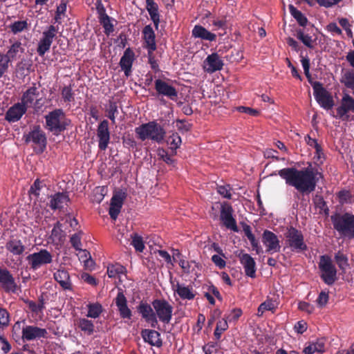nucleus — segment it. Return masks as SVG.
Instances as JSON below:
<instances>
[{
  "instance_id": "33",
  "label": "nucleus",
  "mask_w": 354,
  "mask_h": 354,
  "mask_svg": "<svg viewBox=\"0 0 354 354\" xmlns=\"http://www.w3.org/2000/svg\"><path fill=\"white\" fill-rule=\"evenodd\" d=\"M146 9L154 24L156 29H158L160 23V14L158 12V4L154 0H146Z\"/></svg>"
},
{
  "instance_id": "56",
  "label": "nucleus",
  "mask_w": 354,
  "mask_h": 354,
  "mask_svg": "<svg viewBox=\"0 0 354 354\" xmlns=\"http://www.w3.org/2000/svg\"><path fill=\"white\" fill-rule=\"evenodd\" d=\"M43 186H44V183L41 181H40L39 179L37 178L35 180L33 184L31 185L30 190H29V193L30 194H33L37 197L39 196V192L41 189V188L43 187Z\"/></svg>"
},
{
  "instance_id": "55",
  "label": "nucleus",
  "mask_w": 354,
  "mask_h": 354,
  "mask_svg": "<svg viewBox=\"0 0 354 354\" xmlns=\"http://www.w3.org/2000/svg\"><path fill=\"white\" fill-rule=\"evenodd\" d=\"M274 308V305L272 301H266L260 304L258 308V315L262 316L263 313L266 310H272Z\"/></svg>"
},
{
  "instance_id": "52",
  "label": "nucleus",
  "mask_w": 354,
  "mask_h": 354,
  "mask_svg": "<svg viewBox=\"0 0 354 354\" xmlns=\"http://www.w3.org/2000/svg\"><path fill=\"white\" fill-rule=\"evenodd\" d=\"M131 245L134 247L135 250L138 252H142L145 249L144 242L142 238L135 234L133 236Z\"/></svg>"
},
{
  "instance_id": "53",
  "label": "nucleus",
  "mask_w": 354,
  "mask_h": 354,
  "mask_svg": "<svg viewBox=\"0 0 354 354\" xmlns=\"http://www.w3.org/2000/svg\"><path fill=\"white\" fill-rule=\"evenodd\" d=\"M10 62L4 56V53H0V79L7 73Z\"/></svg>"
},
{
  "instance_id": "36",
  "label": "nucleus",
  "mask_w": 354,
  "mask_h": 354,
  "mask_svg": "<svg viewBox=\"0 0 354 354\" xmlns=\"http://www.w3.org/2000/svg\"><path fill=\"white\" fill-rule=\"evenodd\" d=\"M79 328L86 335H91L94 332V324L92 321L86 318H80L77 320Z\"/></svg>"
},
{
  "instance_id": "60",
  "label": "nucleus",
  "mask_w": 354,
  "mask_h": 354,
  "mask_svg": "<svg viewBox=\"0 0 354 354\" xmlns=\"http://www.w3.org/2000/svg\"><path fill=\"white\" fill-rule=\"evenodd\" d=\"M62 224L59 221H57L54 225V227L51 231V236L54 237L58 241H60L62 239Z\"/></svg>"
},
{
  "instance_id": "7",
  "label": "nucleus",
  "mask_w": 354,
  "mask_h": 354,
  "mask_svg": "<svg viewBox=\"0 0 354 354\" xmlns=\"http://www.w3.org/2000/svg\"><path fill=\"white\" fill-rule=\"evenodd\" d=\"M310 84L313 88L315 99L319 106L326 110L331 109L334 106V100L331 94L319 82H311Z\"/></svg>"
},
{
  "instance_id": "8",
  "label": "nucleus",
  "mask_w": 354,
  "mask_h": 354,
  "mask_svg": "<svg viewBox=\"0 0 354 354\" xmlns=\"http://www.w3.org/2000/svg\"><path fill=\"white\" fill-rule=\"evenodd\" d=\"M57 30L55 26L50 25L42 32L37 48V52L40 57H43L50 50Z\"/></svg>"
},
{
  "instance_id": "35",
  "label": "nucleus",
  "mask_w": 354,
  "mask_h": 354,
  "mask_svg": "<svg viewBox=\"0 0 354 354\" xmlns=\"http://www.w3.org/2000/svg\"><path fill=\"white\" fill-rule=\"evenodd\" d=\"M339 81L345 87L353 90V94H354V69L345 71Z\"/></svg>"
},
{
  "instance_id": "17",
  "label": "nucleus",
  "mask_w": 354,
  "mask_h": 354,
  "mask_svg": "<svg viewBox=\"0 0 354 354\" xmlns=\"http://www.w3.org/2000/svg\"><path fill=\"white\" fill-rule=\"evenodd\" d=\"M354 113V98L348 93H344L340 105L337 108L338 116L343 120H348V113Z\"/></svg>"
},
{
  "instance_id": "13",
  "label": "nucleus",
  "mask_w": 354,
  "mask_h": 354,
  "mask_svg": "<svg viewBox=\"0 0 354 354\" xmlns=\"http://www.w3.org/2000/svg\"><path fill=\"white\" fill-rule=\"evenodd\" d=\"M170 282L174 294H177L181 299L193 300L195 298L196 292L192 285L181 283L176 279L171 280Z\"/></svg>"
},
{
  "instance_id": "51",
  "label": "nucleus",
  "mask_w": 354,
  "mask_h": 354,
  "mask_svg": "<svg viewBox=\"0 0 354 354\" xmlns=\"http://www.w3.org/2000/svg\"><path fill=\"white\" fill-rule=\"evenodd\" d=\"M243 312L241 308H233L230 313L225 317L223 319L227 320V322H236L242 315Z\"/></svg>"
},
{
  "instance_id": "25",
  "label": "nucleus",
  "mask_w": 354,
  "mask_h": 354,
  "mask_svg": "<svg viewBox=\"0 0 354 354\" xmlns=\"http://www.w3.org/2000/svg\"><path fill=\"white\" fill-rule=\"evenodd\" d=\"M241 264L243 266L245 275L251 278L256 277V263L254 259L248 254H240L239 255Z\"/></svg>"
},
{
  "instance_id": "12",
  "label": "nucleus",
  "mask_w": 354,
  "mask_h": 354,
  "mask_svg": "<svg viewBox=\"0 0 354 354\" xmlns=\"http://www.w3.org/2000/svg\"><path fill=\"white\" fill-rule=\"evenodd\" d=\"M126 192L119 189L114 192L111 199L109 214L111 219L115 221L121 211L124 200L127 198Z\"/></svg>"
},
{
  "instance_id": "41",
  "label": "nucleus",
  "mask_w": 354,
  "mask_h": 354,
  "mask_svg": "<svg viewBox=\"0 0 354 354\" xmlns=\"http://www.w3.org/2000/svg\"><path fill=\"white\" fill-rule=\"evenodd\" d=\"M107 192L108 188L106 186H99L95 187L93 192L92 201L97 203H101Z\"/></svg>"
},
{
  "instance_id": "26",
  "label": "nucleus",
  "mask_w": 354,
  "mask_h": 354,
  "mask_svg": "<svg viewBox=\"0 0 354 354\" xmlns=\"http://www.w3.org/2000/svg\"><path fill=\"white\" fill-rule=\"evenodd\" d=\"M144 40V48L147 50H156L157 48L156 42V34L151 25H147L142 31Z\"/></svg>"
},
{
  "instance_id": "9",
  "label": "nucleus",
  "mask_w": 354,
  "mask_h": 354,
  "mask_svg": "<svg viewBox=\"0 0 354 354\" xmlns=\"http://www.w3.org/2000/svg\"><path fill=\"white\" fill-rule=\"evenodd\" d=\"M26 260L30 265V268L32 270H37L42 266L52 263L53 256L47 250L41 249L37 252L28 255Z\"/></svg>"
},
{
  "instance_id": "59",
  "label": "nucleus",
  "mask_w": 354,
  "mask_h": 354,
  "mask_svg": "<svg viewBox=\"0 0 354 354\" xmlns=\"http://www.w3.org/2000/svg\"><path fill=\"white\" fill-rule=\"evenodd\" d=\"M237 111L240 113H244L252 116H258L260 114L259 111L248 106H240L237 107Z\"/></svg>"
},
{
  "instance_id": "19",
  "label": "nucleus",
  "mask_w": 354,
  "mask_h": 354,
  "mask_svg": "<svg viewBox=\"0 0 354 354\" xmlns=\"http://www.w3.org/2000/svg\"><path fill=\"white\" fill-rule=\"evenodd\" d=\"M48 334L46 329L36 326H26L22 328V339L26 341L47 338Z\"/></svg>"
},
{
  "instance_id": "6",
  "label": "nucleus",
  "mask_w": 354,
  "mask_h": 354,
  "mask_svg": "<svg viewBox=\"0 0 354 354\" xmlns=\"http://www.w3.org/2000/svg\"><path fill=\"white\" fill-rule=\"evenodd\" d=\"M286 243L291 250L296 252H300L307 250V245L304 242V238L302 232L297 228L290 226L287 228L285 233Z\"/></svg>"
},
{
  "instance_id": "64",
  "label": "nucleus",
  "mask_w": 354,
  "mask_h": 354,
  "mask_svg": "<svg viewBox=\"0 0 354 354\" xmlns=\"http://www.w3.org/2000/svg\"><path fill=\"white\" fill-rule=\"evenodd\" d=\"M10 348L11 346L7 339L3 337L0 336V351H2V354H6L10 351Z\"/></svg>"
},
{
  "instance_id": "34",
  "label": "nucleus",
  "mask_w": 354,
  "mask_h": 354,
  "mask_svg": "<svg viewBox=\"0 0 354 354\" xmlns=\"http://www.w3.org/2000/svg\"><path fill=\"white\" fill-rule=\"evenodd\" d=\"M68 201L69 198L66 194L58 192L51 197L50 207L52 209H62Z\"/></svg>"
},
{
  "instance_id": "46",
  "label": "nucleus",
  "mask_w": 354,
  "mask_h": 354,
  "mask_svg": "<svg viewBox=\"0 0 354 354\" xmlns=\"http://www.w3.org/2000/svg\"><path fill=\"white\" fill-rule=\"evenodd\" d=\"M334 259L340 270H344L348 266V257L342 251L339 250L336 252Z\"/></svg>"
},
{
  "instance_id": "30",
  "label": "nucleus",
  "mask_w": 354,
  "mask_h": 354,
  "mask_svg": "<svg viewBox=\"0 0 354 354\" xmlns=\"http://www.w3.org/2000/svg\"><path fill=\"white\" fill-rule=\"evenodd\" d=\"M39 95V92L38 91V88L36 86L35 83L32 84V86L29 87L24 93L22 94L21 98V104L24 105L26 109L28 107L31 106L35 100Z\"/></svg>"
},
{
  "instance_id": "5",
  "label": "nucleus",
  "mask_w": 354,
  "mask_h": 354,
  "mask_svg": "<svg viewBox=\"0 0 354 354\" xmlns=\"http://www.w3.org/2000/svg\"><path fill=\"white\" fill-rule=\"evenodd\" d=\"M318 267L320 270V278L327 285H333L337 279V270L328 255H322L319 258Z\"/></svg>"
},
{
  "instance_id": "3",
  "label": "nucleus",
  "mask_w": 354,
  "mask_h": 354,
  "mask_svg": "<svg viewBox=\"0 0 354 354\" xmlns=\"http://www.w3.org/2000/svg\"><path fill=\"white\" fill-rule=\"evenodd\" d=\"M45 120L47 129L57 136L64 132L71 124V120L62 109H55L49 112L45 115Z\"/></svg>"
},
{
  "instance_id": "47",
  "label": "nucleus",
  "mask_w": 354,
  "mask_h": 354,
  "mask_svg": "<svg viewBox=\"0 0 354 354\" xmlns=\"http://www.w3.org/2000/svg\"><path fill=\"white\" fill-rule=\"evenodd\" d=\"M126 268L120 264L109 265L107 267V274L109 278H115L118 275L124 273Z\"/></svg>"
},
{
  "instance_id": "16",
  "label": "nucleus",
  "mask_w": 354,
  "mask_h": 354,
  "mask_svg": "<svg viewBox=\"0 0 354 354\" xmlns=\"http://www.w3.org/2000/svg\"><path fill=\"white\" fill-rule=\"evenodd\" d=\"M155 89L158 95L165 96L171 100L176 101L178 97L176 88L160 79L156 80Z\"/></svg>"
},
{
  "instance_id": "4",
  "label": "nucleus",
  "mask_w": 354,
  "mask_h": 354,
  "mask_svg": "<svg viewBox=\"0 0 354 354\" xmlns=\"http://www.w3.org/2000/svg\"><path fill=\"white\" fill-rule=\"evenodd\" d=\"M331 221L339 234L348 239L354 238V215L346 212L343 214H337L331 216Z\"/></svg>"
},
{
  "instance_id": "14",
  "label": "nucleus",
  "mask_w": 354,
  "mask_h": 354,
  "mask_svg": "<svg viewBox=\"0 0 354 354\" xmlns=\"http://www.w3.org/2000/svg\"><path fill=\"white\" fill-rule=\"evenodd\" d=\"M27 141H32L33 148L37 153H41L46 147V137L44 131L39 129H35L28 135Z\"/></svg>"
},
{
  "instance_id": "20",
  "label": "nucleus",
  "mask_w": 354,
  "mask_h": 354,
  "mask_svg": "<svg viewBox=\"0 0 354 354\" xmlns=\"http://www.w3.org/2000/svg\"><path fill=\"white\" fill-rule=\"evenodd\" d=\"M115 304L122 319H131L132 312L127 306V299L122 289H120L118 292L117 296L115 298Z\"/></svg>"
},
{
  "instance_id": "42",
  "label": "nucleus",
  "mask_w": 354,
  "mask_h": 354,
  "mask_svg": "<svg viewBox=\"0 0 354 354\" xmlns=\"http://www.w3.org/2000/svg\"><path fill=\"white\" fill-rule=\"evenodd\" d=\"M8 27L14 35H17L27 30L28 28V24L27 20L15 21L10 24Z\"/></svg>"
},
{
  "instance_id": "15",
  "label": "nucleus",
  "mask_w": 354,
  "mask_h": 354,
  "mask_svg": "<svg viewBox=\"0 0 354 354\" xmlns=\"http://www.w3.org/2000/svg\"><path fill=\"white\" fill-rule=\"evenodd\" d=\"M262 242L265 245L266 252L273 254L279 252L281 245L278 236L272 232L266 230L262 234Z\"/></svg>"
},
{
  "instance_id": "22",
  "label": "nucleus",
  "mask_w": 354,
  "mask_h": 354,
  "mask_svg": "<svg viewBox=\"0 0 354 354\" xmlns=\"http://www.w3.org/2000/svg\"><path fill=\"white\" fill-rule=\"evenodd\" d=\"M204 68L209 73H214L223 68L224 65L223 60L217 53L209 55L204 60Z\"/></svg>"
},
{
  "instance_id": "39",
  "label": "nucleus",
  "mask_w": 354,
  "mask_h": 354,
  "mask_svg": "<svg viewBox=\"0 0 354 354\" xmlns=\"http://www.w3.org/2000/svg\"><path fill=\"white\" fill-rule=\"evenodd\" d=\"M105 111L106 116L111 120L112 124H115V118L119 113L116 102L109 100Z\"/></svg>"
},
{
  "instance_id": "50",
  "label": "nucleus",
  "mask_w": 354,
  "mask_h": 354,
  "mask_svg": "<svg viewBox=\"0 0 354 354\" xmlns=\"http://www.w3.org/2000/svg\"><path fill=\"white\" fill-rule=\"evenodd\" d=\"M154 51L155 50H147L148 63L149 64L151 68L155 73H158L160 71V68L158 63V60L156 59V57L154 55Z\"/></svg>"
},
{
  "instance_id": "18",
  "label": "nucleus",
  "mask_w": 354,
  "mask_h": 354,
  "mask_svg": "<svg viewBox=\"0 0 354 354\" xmlns=\"http://www.w3.org/2000/svg\"><path fill=\"white\" fill-rule=\"evenodd\" d=\"M0 286L7 292H15L17 285L11 272L7 268L0 267Z\"/></svg>"
},
{
  "instance_id": "45",
  "label": "nucleus",
  "mask_w": 354,
  "mask_h": 354,
  "mask_svg": "<svg viewBox=\"0 0 354 354\" xmlns=\"http://www.w3.org/2000/svg\"><path fill=\"white\" fill-rule=\"evenodd\" d=\"M87 308V317H88L97 318L102 312V306L97 302L88 304Z\"/></svg>"
},
{
  "instance_id": "21",
  "label": "nucleus",
  "mask_w": 354,
  "mask_h": 354,
  "mask_svg": "<svg viewBox=\"0 0 354 354\" xmlns=\"http://www.w3.org/2000/svg\"><path fill=\"white\" fill-rule=\"evenodd\" d=\"M97 136L98 138V146L102 150H104L108 147L110 140V133L109 130V122L106 120H102L98 125L97 129Z\"/></svg>"
},
{
  "instance_id": "48",
  "label": "nucleus",
  "mask_w": 354,
  "mask_h": 354,
  "mask_svg": "<svg viewBox=\"0 0 354 354\" xmlns=\"http://www.w3.org/2000/svg\"><path fill=\"white\" fill-rule=\"evenodd\" d=\"M228 328V324L227 320L223 319L222 320H219L217 324L216 328L214 332V335L216 340H219L222 333L227 330Z\"/></svg>"
},
{
  "instance_id": "37",
  "label": "nucleus",
  "mask_w": 354,
  "mask_h": 354,
  "mask_svg": "<svg viewBox=\"0 0 354 354\" xmlns=\"http://www.w3.org/2000/svg\"><path fill=\"white\" fill-rule=\"evenodd\" d=\"M288 9L291 15L295 19L299 26L305 27L308 23L306 17L293 5L290 4Z\"/></svg>"
},
{
  "instance_id": "1",
  "label": "nucleus",
  "mask_w": 354,
  "mask_h": 354,
  "mask_svg": "<svg viewBox=\"0 0 354 354\" xmlns=\"http://www.w3.org/2000/svg\"><path fill=\"white\" fill-rule=\"evenodd\" d=\"M278 174L288 185L295 187L301 194L314 192L318 182L317 175H320L317 169L310 167L301 169L284 168L279 170Z\"/></svg>"
},
{
  "instance_id": "27",
  "label": "nucleus",
  "mask_w": 354,
  "mask_h": 354,
  "mask_svg": "<svg viewBox=\"0 0 354 354\" xmlns=\"http://www.w3.org/2000/svg\"><path fill=\"white\" fill-rule=\"evenodd\" d=\"M141 336L145 342L151 346L160 348L162 346V340L160 337V333L155 330L142 329Z\"/></svg>"
},
{
  "instance_id": "54",
  "label": "nucleus",
  "mask_w": 354,
  "mask_h": 354,
  "mask_svg": "<svg viewBox=\"0 0 354 354\" xmlns=\"http://www.w3.org/2000/svg\"><path fill=\"white\" fill-rule=\"evenodd\" d=\"M306 140L309 147L315 149V155H321L322 150V146L318 143L317 140L311 138L309 136H308L306 137Z\"/></svg>"
},
{
  "instance_id": "31",
  "label": "nucleus",
  "mask_w": 354,
  "mask_h": 354,
  "mask_svg": "<svg viewBox=\"0 0 354 354\" xmlns=\"http://www.w3.org/2000/svg\"><path fill=\"white\" fill-rule=\"evenodd\" d=\"M192 36L194 38H199L209 41H214L216 39V34L209 32L201 25L194 26L192 30Z\"/></svg>"
},
{
  "instance_id": "32",
  "label": "nucleus",
  "mask_w": 354,
  "mask_h": 354,
  "mask_svg": "<svg viewBox=\"0 0 354 354\" xmlns=\"http://www.w3.org/2000/svg\"><path fill=\"white\" fill-rule=\"evenodd\" d=\"M24 48L22 47V44L19 41H15L8 48L7 53L4 54V56L7 60L10 63L12 61L17 59L21 54L24 53Z\"/></svg>"
},
{
  "instance_id": "28",
  "label": "nucleus",
  "mask_w": 354,
  "mask_h": 354,
  "mask_svg": "<svg viewBox=\"0 0 354 354\" xmlns=\"http://www.w3.org/2000/svg\"><path fill=\"white\" fill-rule=\"evenodd\" d=\"M6 250L15 256H20L24 254L26 247L22 241L18 238L11 237L6 244Z\"/></svg>"
},
{
  "instance_id": "40",
  "label": "nucleus",
  "mask_w": 354,
  "mask_h": 354,
  "mask_svg": "<svg viewBox=\"0 0 354 354\" xmlns=\"http://www.w3.org/2000/svg\"><path fill=\"white\" fill-rule=\"evenodd\" d=\"M296 37L300 40L306 46L309 48H313L314 45L313 43L315 41L314 39H312V37L308 34H305L304 30L297 29L296 30Z\"/></svg>"
},
{
  "instance_id": "11",
  "label": "nucleus",
  "mask_w": 354,
  "mask_h": 354,
  "mask_svg": "<svg viewBox=\"0 0 354 354\" xmlns=\"http://www.w3.org/2000/svg\"><path fill=\"white\" fill-rule=\"evenodd\" d=\"M233 208L229 203L223 202L221 204V221L227 229L237 232L239 229L236 225V221L233 217Z\"/></svg>"
},
{
  "instance_id": "61",
  "label": "nucleus",
  "mask_w": 354,
  "mask_h": 354,
  "mask_svg": "<svg viewBox=\"0 0 354 354\" xmlns=\"http://www.w3.org/2000/svg\"><path fill=\"white\" fill-rule=\"evenodd\" d=\"M217 192L225 198H231L230 185H220L217 187Z\"/></svg>"
},
{
  "instance_id": "58",
  "label": "nucleus",
  "mask_w": 354,
  "mask_h": 354,
  "mask_svg": "<svg viewBox=\"0 0 354 354\" xmlns=\"http://www.w3.org/2000/svg\"><path fill=\"white\" fill-rule=\"evenodd\" d=\"M167 143L170 145L171 149H176L180 146L181 138L178 133H173L172 136L168 138Z\"/></svg>"
},
{
  "instance_id": "62",
  "label": "nucleus",
  "mask_w": 354,
  "mask_h": 354,
  "mask_svg": "<svg viewBox=\"0 0 354 354\" xmlns=\"http://www.w3.org/2000/svg\"><path fill=\"white\" fill-rule=\"evenodd\" d=\"M317 353H324L325 351V339H317L315 342H310Z\"/></svg>"
},
{
  "instance_id": "24",
  "label": "nucleus",
  "mask_w": 354,
  "mask_h": 354,
  "mask_svg": "<svg viewBox=\"0 0 354 354\" xmlns=\"http://www.w3.org/2000/svg\"><path fill=\"white\" fill-rule=\"evenodd\" d=\"M26 111V107L20 102H17L8 109L6 113L5 119L9 122H17Z\"/></svg>"
},
{
  "instance_id": "49",
  "label": "nucleus",
  "mask_w": 354,
  "mask_h": 354,
  "mask_svg": "<svg viewBox=\"0 0 354 354\" xmlns=\"http://www.w3.org/2000/svg\"><path fill=\"white\" fill-rule=\"evenodd\" d=\"M62 97L65 102H71L75 100L74 92L71 85L64 86L61 91Z\"/></svg>"
},
{
  "instance_id": "43",
  "label": "nucleus",
  "mask_w": 354,
  "mask_h": 354,
  "mask_svg": "<svg viewBox=\"0 0 354 354\" xmlns=\"http://www.w3.org/2000/svg\"><path fill=\"white\" fill-rule=\"evenodd\" d=\"M82 232H79L77 233H75L73 234L70 239V242L72 245V246L77 251H81L84 254L85 258L87 257V251L86 250H82Z\"/></svg>"
},
{
  "instance_id": "57",
  "label": "nucleus",
  "mask_w": 354,
  "mask_h": 354,
  "mask_svg": "<svg viewBox=\"0 0 354 354\" xmlns=\"http://www.w3.org/2000/svg\"><path fill=\"white\" fill-rule=\"evenodd\" d=\"M301 64H302V66H303V68H304V74L306 76V77L308 78V80L309 83L311 84V82H313L311 80V75H310V71H309V69H310V59L307 57H302L301 59Z\"/></svg>"
},
{
  "instance_id": "2",
  "label": "nucleus",
  "mask_w": 354,
  "mask_h": 354,
  "mask_svg": "<svg viewBox=\"0 0 354 354\" xmlns=\"http://www.w3.org/2000/svg\"><path fill=\"white\" fill-rule=\"evenodd\" d=\"M135 133L138 139L145 141L150 139L158 143L162 142L165 136V130L156 121H151L142 124L135 129Z\"/></svg>"
},
{
  "instance_id": "44",
  "label": "nucleus",
  "mask_w": 354,
  "mask_h": 354,
  "mask_svg": "<svg viewBox=\"0 0 354 354\" xmlns=\"http://www.w3.org/2000/svg\"><path fill=\"white\" fill-rule=\"evenodd\" d=\"M100 22L102 25L104 29V32L107 36L110 35L114 31L113 25L111 21V17L106 14H103L100 16Z\"/></svg>"
},
{
  "instance_id": "63",
  "label": "nucleus",
  "mask_w": 354,
  "mask_h": 354,
  "mask_svg": "<svg viewBox=\"0 0 354 354\" xmlns=\"http://www.w3.org/2000/svg\"><path fill=\"white\" fill-rule=\"evenodd\" d=\"M179 266L182 268L185 274H189L194 270L191 269V262L186 261L184 259H180L178 262Z\"/></svg>"
},
{
  "instance_id": "29",
  "label": "nucleus",
  "mask_w": 354,
  "mask_h": 354,
  "mask_svg": "<svg viewBox=\"0 0 354 354\" xmlns=\"http://www.w3.org/2000/svg\"><path fill=\"white\" fill-rule=\"evenodd\" d=\"M55 280L65 290H72V283L70 275L65 269H59L53 274Z\"/></svg>"
},
{
  "instance_id": "10",
  "label": "nucleus",
  "mask_w": 354,
  "mask_h": 354,
  "mask_svg": "<svg viewBox=\"0 0 354 354\" xmlns=\"http://www.w3.org/2000/svg\"><path fill=\"white\" fill-rule=\"evenodd\" d=\"M152 306L159 320L165 324H169L172 318L173 307L165 299H154Z\"/></svg>"
},
{
  "instance_id": "23",
  "label": "nucleus",
  "mask_w": 354,
  "mask_h": 354,
  "mask_svg": "<svg viewBox=\"0 0 354 354\" xmlns=\"http://www.w3.org/2000/svg\"><path fill=\"white\" fill-rule=\"evenodd\" d=\"M135 60V53L131 48H127L120 60V66L124 75L129 77L131 74L132 65Z\"/></svg>"
},
{
  "instance_id": "38",
  "label": "nucleus",
  "mask_w": 354,
  "mask_h": 354,
  "mask_svg": "<svg viewBox=\"0 0 354 354\" xmlns=\"http://www.w3.org/2000/svg\"><path fill=\"white\" fill-rule=\"evenodd\" d=\"M137 310L145 321L155 314L151 306L147 302L144 301H141L140 303L137 307Z\"/></svg>"
}]
</instances>
